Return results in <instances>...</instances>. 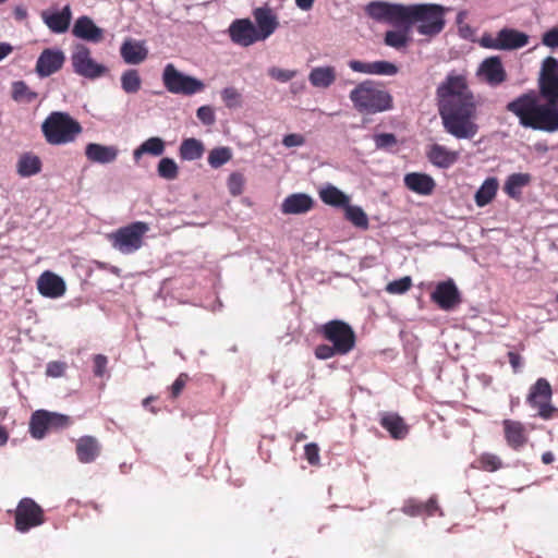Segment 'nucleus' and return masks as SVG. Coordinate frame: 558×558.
I'll return each mask as SVG.
<instances>
[{
	"instance_id": "bf43d9fd",
	"label": "nucleus",
	"mask_w": 558,
	"mask_h": 558,
	"mask_svg": "<svg viewBox=\"0 0 558 558\" xmlns=\"http://www.w3.org/2000/svg\"><path fill=\"white\" fill-rule=\"evenodd\" d=\"M107 364H108L107 356H105L102 354L95 355V357H94V374H95V376L102 377L106 373Z\"/></svg>"
},
{
	"instance_id": "680f3d73",
	"label": "nucleus",
	"mask_w": 558,
	"mask_h": 558,
	"mask_svg": "<svg viewBox=\"0 0 558 558\" xmlns=\"http://www.w3.org/2000/svg\"><path fill=\"white\" fill-rule=\"evenodd\" d=\"M305 142L304 137L301 134H288L283 137L282 144L286 147H294V146H301Z\"/></svg>"
},
{
	"instance_id": "f8f14e48",
	"label": "nucleus",
	"mask_w": 558,
	"mask_h": 558,
	"mask_svg": "<svg viewBox=\"0 0 558 558\" xmlns=\"http://www.w3.org/2000/svg\"><path fill=\"white\" fill-rule=\"evenodd\" d=\"M73 71L85 78L96 80L104 76L108 69L92 58L90 49L85 45H76L71 54Z\"/></svg>"
},
{
	"instance_id": "473e14b6",
	"label": "nucleus",
	"mask_w": 558,
	"mask_h": 558,
	"mask_svg": "<svg viewBox=\"0 0 558 558\" xmlns=\"http://www.w3.org/2000/svg\"><path fill=\"white\" fill-rule=\"evenodd\" d=\"M48 430H50L48 411H35L29 420V433L32 437L35 439H41L46 436Z\"/></svg>"
},
{
	"instance_id": "412c9836",
	"label": "nucleus",
	"mask_w": 558,
	"mask_h": 558,
	"mask_svg": "<svg viewBox=\"0 0 558 558\" xmlns=\"http://www.w3.org/2000/svg\"><path fill=\"white\" fill-rule=\"evenodd\" d=\"M404 186L411 192L418 195H430L435 191L436 182L427 173L410 172L403 178Z\"/></svg>"
},
{
	"instance_id": "f704fd0d",
	"label": "nucleus",
	"mask_w": 558,
	"mask_h": 558,
	"mask_svg": "<svg viewBox=\"0 0 558 558\" xmlns=\"http://www.w3.org/2000/svg\"><path fill=\"white\" fill-rule=\"evenodd\" d=\"M204 151L203 143L193 137L183 140L179 147V156L182 160H197L202 158Z\"/></svg>"
},
{
	"instance_id": "338daca9",
	"label": "nucleus",
	"mask_w": 558,
	"mask_h": 558,
	"mask_svg": "<svg viewBox=\"0 0 558 558\" xmlns=\"http://www.w3.org/2000/svg\"><path fill=\"white\" fill-rule=\"evenodd\" d=\"M315 0H295V4L303 11H308L313 8Z\"/></svg>"
},
{
	"instance_id": "f03ea898",
	"label": "nucleus",
	"mask_w": 558,
	"mask_h": 558,
	"mask_svg": "<svg viewBox=\"0 0 558 558\" xmlns=\"http://www.w3.org/2000/svg\"><path fill=\"white\" fill-rule=\"evenodd\" d=\"M436 101L442 126L456 138H473L477 108L464 74L451 71L436 89Z\"/></svg>"
},
{
	"instance_id": "c03bdc74",
	"label": "nucleus",
	"mask_w": 558,
	"mask_h": 558,
	"mask_svg": "<svg viewBox=\"0 0 558 558\" xmlns=\"http://www.w3.org/2000/svg\"><path fill=\"white\" fill-rule=\"evenodd\" d=\"M157 173L165 180H174L179 175V167L173 159L165 157L158 162Z\"/></svg>"
},
{
	"instance_id": "6ab92c4d",
	"label": "nucleus",
	"mask_w": 558,
	"mask_h": 558,
	"mask_svg": "<svg viewBox=\"0 0 558 558\" xmlns=\"http://www.w3.org/2000/svg\"><path fill=\"white\" fill-rule=\"evenodd\" d=\"M427 160L435 167L448 169L459 159V151L451 150L440 144H432L426 147L425 151Z\"/></svg>"
},
{
	"instance_id": "c756f323",
	"label": "nucleus",
	"mask_w": 558,
	"mask_h": 558,
	"mask_svg": "<svg viewBox=\"0 0 558 558\" xmlns=\"http://www.w3.org/2000/svg\"><path fill=\"white\" fill-rule=\"evenodd\" d=\"M313 199L306 194L289 195L282 203L281 209L283 214H303L311 210Z\"/></svg>"
},
{
	"instance_id": "8fccbe9b",
	"label": "nucleus",
	"mask_w": 558,
	"mask_h": 558,
	"mask_svg": "<svg viewBox=\"0 0 558 558\" xmlns=\"http://www.w3.org/2000/svg\"><path fill=\"white\" fill-rule=\"evenodd\" d=\"M48 416H49L50 429L65 428V427L70 426L72 423L70 416L64 415V414L48 411Z\"/></svg>"
},
{
	"instance_id": "0e129e2a",
	"label": "nucleus",
	"mask_w": 558,
	"mask_h": 558,
	"mask_svg": "<svg viewBox=\"0 0 558 558\" xmlns=\"http://www.w3.org/2000/svg\"><path fill=\"white\" fill-rule=\"evenodd\" d=\"M403 511L409 515L423 514V504H408L404 506Z\"/></svg>"
},
{
	"instance_id": "0eeeda50",
	"label": "nucleus",
	"mask_w": 558,
	"mask_h": 558,
	"mask_svg": "<svg viewBox=\"0 0 558 558\" xmlns=\"http://www.w3.org/2000/svg\"><path fill=\"white\" fill-rule=\"evenodd\" d=\"M317 331L339 351L340 355H347L355 347V332L353 328L343 320H329L322 325Z\"/></svg>"
},
{
	"instance_id": "49530a36",
	"label": "nucleus",
	"mask_w": 558,
	"mask_h": 558,
	"mask_svg": "<svg viewBox=\"0 0 558 558\" xmlns=\"http://www.w3.org/2000/svg\"><path fill=\"white\" fill-rule=\"evenodd\" d=\"M221 98L227 108L233 109L242 106V95L234 87H226L221 92Z\"/></svg>"
},
{
	"instance_id": "f257e3e1",
	"label": "nucleus",
	"mask_w": 558,
	"mask_h": 558,
	"mask_svg": "<svg viewBox=\"0 0 558 558\" xmlns=\"http://www.w3.org/2000/svg\"><path fill=\"white\" fill-rule=\"evenodd\" d=\"M538 94L529 90L509 101L506 110L519 119L521 126L547 133L558 132V60H543L538 80Z\"/></svg>"
},
{
	"instance_id": "e433bc0d",
	"label": "nucleus",
	"mask_w": 558,
	"mask_h": 558,
	"mask_svg": "<svg viewBox=\"0 0 558 558\" xmlns=\"http://www.w3.org/2000/svg\"><path fill=\"white\" fill-rule=\"evenodd\" d=\"M320 199L330 206L344 207L349 197L333 185H328L319 192Z\"/></svg>"
},
{
	"instance_id": "393cba45",
	"label": "nucleus",
	"mask_w": 558,
	"mask_h": 558,
	"mask_svg": "<svg viewBox=\"0 0 558 558\" xmlns=\"http://www.w3.org/2000/svg\"><path fill=\"white\" fill-rule=\"evenodd\" d=\"M40 16L43 22L52 33L62 34L70 27L72 11L68 4L60 12L50 13L48 11H43Z\"/></svg>"
},
{
	"instance_id": "2eb2a0df",
	"label": "nucleus",
	"mask_w": 558,
	"mask_h": 558,
	"mask_svg": "<svg viewBox=\"0 0 558 558\" xmlns=\"http://www.w3.org/2000/svg\"><path fill=\"white\" fill-rule=\"evenodd\" d=\"M231 40L240 46L248 47L262 41L256 32V26L250 19H240L231 23L229 27Z\"/></svg>"
},
{
	"instance_id": "a878e982",
	"label": "nucleus",
	"mask_w": 558,
	"mask_h": 558,
	"mask_svg": "<svg viewBox=\"0 0 558 558\" xmlns=\"http://www.w3.org/2000/svg\"><path fill=\"white\" fill-rule=\"evenodd\" d=\"M72 33L75 37L92 43H99L104 38V31L86 15L80 16L75 21Z\"/></svg>"
},
{
	"instance_id": "de8ad7c7",
	"label": "nucleus",
	"mask_w": 558,
	"mask_h": 558,
	"mask_svg": "<svg viewBox=\"0 0 558 558\" xmlns=\"http://www.w3.org/2000/svg\"><path fill=\"white\" fill-rule=\"evenodd\" d=\"M412 287V279L409 276L393 280L386 286V291L390 294H403Z\"/></svg>"
},
{
	"instance_id": "5701e85b",
	"label": "nucleus",
	"mask_w": 558,
	"mask_h": 558,
	"mask_svg": "<svg viewBox=\"0 0 558 558\" xmlns=\"http://www.w3.org/2000/svg\"><path fill=\"white\" fill-rule=\"evenodd\" d=\"M37 289L41 295L56 299L64 294L65 283L58 275L45 271L37 281Z\"/></svg>"
},
{
	"instance_id": "6e6d98bb",
	"label": "nucleus",
	"mask_w": 558,
	"mask_h": 558,
	"mask_svg": "<svg viewBox=\"0 0 558 558\" xmlns=\"http://www.w3.org/2000/svg\"><path fill=\"white\" fill-rule=\"evenodd\" d=\"M187 380H189V375L186 373H181L177 377V379L173 381V384L170 388L171 397L173 399L178 398L181 395L184 387L186 386Z\"/></svg>"
},
{
	"instance_id": "bb28decb",
	"label": "nucleus",
	"mask_w": 558,
	"mask_h": 558,
	"mask_svg": "<svg viewBox=\"0 0 558 558\" xmlns=\"http://www.w3.org/2000/svg\"><path fill=\"white\" fill-rule=\"evenodd\" d=\"M118 155L119 149L116 146L89 143L85 147V156L92 162L110 163L117 159Z\"/></svg>"
},
{
	"instance_id": "69168bd1",
	"label": "nucleus",
	"mask_w": 558,
	"mask_h": 558,
	"mask_svg": "<svg viewBox=\"0 0 558 558\" xmlns=\"http://www.w3.org/2000/svg\"><path fill=\"white\" fill-rule=\"evenodd\" d=\"M12 46L7 43H0V61L12 52Z\"/></svg>"
},
{
	"instance_id": "9b49d317",
	"label": "nucleus",
	"mask_w": 558,
	"mask_h": 558,
	"mask_svg": "<svg viewBox=\"0 0 558 558\" xmlns=\"http://www.w3.org/2000/svg\"><path fill=\"white\" fill-rule=\"evenodd\" d=\"M529 44V35L514 28L505 27L496 36L483 34L480 45L494 50H515Z\"/></svg>"
},
{
	"instance_id": "cd10ccee",
	"label": "nucleus",
	"mask_w": 558,
	"mask_h": 558,
	"mask_svg": "<svg viewBox=\"0 0 558 558\" xmlns=\"http://www.w3.org/2000/svg\"><path fill=\"white\" fill-rule=\"evenodd\" d=\"M100 453V446L98 440L93 436H83L76 444V456L80 462L90 463Z\"/></svg>"
},
{
	"instance_id": "4d7b16f0",
	"label": "nucleus",
	"mask_w": 558,
	"mask_h": 558,
	"mask_svg": "<svg viewBox=\"0 0 558 558\" xmlns=\"http://www.w3.org/2000/svg\"><path fill=\"white\" fill-rule=\"evenodd\" d=\"M196 116L205 125L215 123V112L210 106L199 107L196 111Z\"/></svg>"
},
{
	"instance_id": "774afa93",
	"label": "nucleus",
	"mask_w": 558,
	"mask_h": 558,
	"mask_svg": "<svg viewBox=\"0 0 558 558\" xmlns=\"http://www.w3.org/2000/svg\"><path fill=\"white\" fill-rule=\"evenodd\" d=\"M14 16L16 20L23 21L27 17V10L19 5L14 9Z\"/></svg>"
},
{
	"instance_id": "a19ab883",
	"label": "nucleus",
	"mask_w": 558,
	"mask_h": 558,
	"mask_svg": "<svg viewBox=\"0 0 558 558\" xmlns=\"http://www.w3.org/2000/svg\"><path fill=\"white\" fill-rule=\"evenodd\" d=\"M142 86L140 73L135 69L126 70L121 75V87L128 94H136Z\"/></svg>"
},
{
	"instance_id": "b1692460",
	"label": "nucleus",
	"mask_w": 558,
	"mask_h": 558,
	"mask_svg": "<svg viewBox=\"0 0 558 558\" xmlns=\"http://www.w3.org/2000/svg\"><path fill=\"white\" fill-rule=\"evenodd\" d=\"M253 16L256 22V32L260 40H265L272 35L279 25L277 16L269 8L255 9Z\"/></svg>"
},
{
	"instance_id": "aec40b11",
	"label": "nucleus",
	"mask_w": 558,
	"mask_h": 558,
	"mask_svg": "<svg viewBox=\"0 0 558 558\" xmlns=\"http://www.w3.org/2000/svg\"><path fill=\"white\" fill-rule=\"evenodd\" d=\"M379 424L396 440L404 439L410 432V426L405 423L404 418L395 412H381L379 414Z\"/></svg>"
},
{
	"instance_id": "f3484780",
	"label": "nucleus",
	"mask_w": 558,
	"mask_h": 558,
	"mask_svg": "<svg viewBox=\"0 0 558 558\" xmlns=\"http://www.w3.org/2000/svg\"><path fill=\"white\" fill-rule=\"evenodd\" d=\"M477 75L493 87L502 84L507 80V72L499 57L486 58L481 63Z\"/></svg>"
},
{
	"instance_id": "603ef678",
	"label": "nucleus",
	"mask_w": 558,
	"mask_h": 558,
	"mask_svg": "<svg viewBox=\"0 0 558 558\" xmlns=\"http://www.w3.org/2000/svg\"><path fill=\"white\" fill-rule=\"evenodd\" d=\"M374 142L378 149H386L397 144V137L392 133H380L374 136Z\"/></svg>"
},
{
	"instance_id": "9d476101",
	"label": "nucleus",
	"mask_w": 558,
	"mask_h": 558,
	"mask_svg": "<svg viewBox=\"0 0 558 558\" xmlns=\"http://www.w3.org/2000/svg\"><path fill=\"white\" fill-rule=\"evenodd\" d=\"M46 521L44 509L32 498H22L14 510V527L20 533H27Z\"/></svg>"
},
{
	"instance_id": "4468645a",
	"label": "nucleus",
	"mask_w": 558,
	"mask_h": 558,
	"mask_svg": "<svg viewBox=\"0 0 558 558\" xmlns=\"http://www.w3.org/2000/svg\"><path fill=\"white\" fill-rule=\"evenodd\" d=\"M501 424L507 446L514 451L522 450L530 440L525 425L520 421L511 418L504 420Z\"/></svg>"
},
{
	"instance_id": "a18cd8bd",
	"label": "nucleus",
	"mask_w": 558,
	"mask_h": 558,
	"mask_svg": "<svg viewBox=\"0 0 558 558\" xmlns=\"http://www.w3.org/2000/svg\"><path fill=\"white\" fill-rule=\"evenodd\" d=\"M232 153L229 147H217L209 151L208 163L211 168L217 169L230 161Z\"/></svg>"
},
{
	"instance_id": "6e6552de",
	"label": "nucleus",
	"mask_w": 558,
	"mask_h": 558,
	"mask_svg": "<svg viewBox=\"0 0 558 558\" xmlns=\"http://www.w3.org/2000/svg\"><path fill=\"white\" fill-rule=\"evenodd\" d=\"M162 83L169 93L185 96L201 93L205 88V84L201 80L183 74L172 63L165 66Z\"/></svg>"
},
{
	"instance_id": "dca6fc26",
	"label": "nucleus",
	"mask_w": 558,
	"mask_h": 558,
	"mask_svg": "<svg viewBox=\"0 0 558 558\" xmlns=\"http://www.w3.org/2000/svg\"><path fill=\"white\" fill-rule=\"evenodd\" d=\"M65 62L64 52L60 49L46 48L36 62V72L40 77L52 75L62 69Z\"/></svg>"
},
{
	"instance_id": "37998d69",
	"label": "nucleus",
	"mask_w": 558,
	"mask_h": 558,
	"mask_svg": "<svg viewBox=\"0 0 558 558\" xmlns=\"http://www.w3.org/2000/svg\"><path fill=\"white\" fill-rule=\"evenodd\" d=\"M37 93L29 89L23 81H16L12 84V98L15 101L31 104L37 98Z\"/></svg>"
},
{
	"instance_id": "c9c22d12",
	"label": "nucleus",
	"mask_w": 558,
	"mask_h": 558,
	"mask_svg": "<svg viewBox=\"0 0 558 558\" xmlns=\"http://www.w3.org/2000/svg\"><path fill=\"white\" fill-rule=\"evenodd\" d=\"M498 181L496 178L486 179L475 193V203L478 207L489 204L496 196Z\"/></svg>"
},
{
	"instance_id": "20e7f679",
	"label": "nucleus",
	"mask_w": 558,
	"mask_h": 558,
	"mask_svg": "<svg viewBox=\"0 0 558 558\" xmlns=\"http://www.w3.org/2000/svg\"><path fill=\"white\" fill-rule=\"evenodd\" d=\"M354 109L362 114H376L392 108V96L371 80L359 83L349 95Z\"/></svg>"
},
{
	"instance_id": "2f4dec72",
	"label": "nucleus",
	"mask_w": 558,
	"mask_h": 558,
	"mask_svg": "<svg viewBox=\"0 0 558 558\" xmlns=\"http://www.w3.org/2000/svg\"><path fill=\"white\" fill-rule=\"evenodd\" d=\"M166 144L162 138L153 136L143 142L133 151V158L136 163L140 162L144 155L161 156L165 151Z\"/></svg>"
},
{
	"instance_id": "39448f33",
	"label": "nucleus",
	"mask_w": 558,
	"mask_h": 558,
	"mask_svg": "<svg viewBox=\"0 0 558 558\" xmlns=\"http://www.w3.org/2000/svg\"><path fill=\"white\" fill-rule=\"evenodd\" d=\"M41 131L47 143L62 145L73 142L82 132V126L69 113L53 111L43 122Z\"/></svg>"
},
{
	"instance_id": "5fc2aeb1",
	"label": "nucleus",
	"mask_w": 558,
	"mask_h": 558,
	"mask_svg": "<svg viewBox=\"0 0 558 558\" xmlns=\"http://www.w3.org/2000/svg\"><path fill=\"white\" fill-rule=\"evenodd\" d=\"M336 355H340L339 351H337V349H335V347L331 344H318L316 348H315V356L318 359V360H328V359H331Z\"/></svg>"
},
{
	"instance_id": "a211bd4d",
	"label": "nucleus",
	"mask_w": 558,
	"mask_h": 558,
	"mask_svg": "<svg viewBox=\"0 0 558 558\" xmlns=\"http://www.w3.org/2000/svg\"><path fill=\"white\" fill-rule=\"evenodd\" d=\"M432 300L445 311L456 307L460 302V294L452 280L439 282L432 293Z\"/></svg>"
},
{
	"instance_id": "58836bf2",
	"label": "nucleus",
	"mask_w": 558,
	"mask_h": 558,
	"mask_svg": "<svg viewBox=\"0 0 558 558\" xmlns=\"http://www.w3.org/2000/svg\"><path fill=\"white\" fill-rule=\"evenodd\" d=\"M410 29L402 26V29L388 31L385 34V45L392 47L397 50L408 47L411 38L409 36Z\"/></svg>"
},
{
	"instance_id": "c85d7f7f",
	"label": "nucleus",
	"mask_w": 558,
	"mask_h": 558,
	"mask_svg": "<svg viewBox=\"0 0 558 558\" xmlns=\"http://www.w3.org/2000/svg\"><path fill=\"white\" fill-rule=\"evenodd\" d=\"M120 53L128 64H140L147 58V49L143 44L132 39L124 40Z\"/></svg>"
},
{
	"instance_id": "423d86ee",
	"label": "nucleus",
	"mask_w": 558,
	"mask_h": 558,
	"mask_svg": "<svg viewBox=\"0 0 558 558\" xmlns=\"http://www.w3.org/2000/svg\"><path fill=\"white\" fill-rule=\"evenodd\" d=\"M149 226L144 221H135L121 227L108 234L112 247L124 255L133 254L144 245L145 234Z\"/></svg>"
},
{
	"instance_id": "4c0bfd02",
	"label": "nucleus",
	"mask_w": 558,
	"mask_h": 558,
	"mask_svg": "<svg viewBox=\"0 0 558 558\" xmlns=\"http://www.w3.org/2000/svg\"><path fill=\"white\" fill-rule=\"evenodd\" d=\"M40 159L31 154L23 155L17 162V172L21 177H32L40 172Z\"/></svg>"
},
{
	"instance_id": "3c124183",
	"label": "nucleus",
	"mask_w": 558,
	"mask_h": 558,
	"mask_svg": "<svg viewBox=\"0 0 558 558\" xmlns=\"http://www.w3.org/2000/svg\"><path fill=\"white\" fill-rule=\"evenodd\" d=\"M268 75L276 81L286 83L296 75V71L272 66L268 70Z\"/></svg>"
},
{
	"instance_id": "052dcab7",
	"label": "nucleus",
	"mask_w": 558,
	"mask_h": 558,
	"mask_svg": "<svg viewBox=\"0 0 558 558\" xmlns=\"http://www.w3.org/2000/svg\"><path fill=\"white\" fill-rule=\"evenodd\" d=\"M542 43L549 48H558V28L547 31L543 35Z\"/></svg>"
},
{
	"instance_id": "864d4df0",
	"label": "nucleus",
	"mask_w": 558,
	"mask_h": 558,
	"mask_svg": "<svg viewBox=\"0 0 558 558\" xmlns=\"http://www.w3.org/2000/svg\"><path fill=\"white\" fill-rule=\"evenodd\" d=\"M304 456L307 462L311 465H319L320 457H319V448L315 442H310L304 447Z\"/></svg>"
},
{
	"instance_id": "ea45409f",
	"label": "nucleus",
	"mask_w": 558,
	"mask_h": 558,
	"mask_svg": "<svg viewBox=\"0 0 558 558\" xmlns=\"http://www.w3.org/2000/svg\"><path fill=\"white\" fill-rule=\"evenodd\" d=\"M473 468L485 472H496L504 468V462L497 454L484 452L474 461Z\"/></svg>"
},
{
	"instance_id": "79ce46f5",
	"label": "nucleus",
	"mask_w": 558,
	"mask_h": 558,
	"mask_svg": "<svg viewBox=\"0 0 558 558\" xmlns=\"http://www.w3.org/2000/svg\"><path fill=\"white\" fill-rule=\"evenodd\" d=\"M345 219L357 228L367 229L368 218L364 210L359 206L350 205L349 203L344 206Z\"/></svg>"
},
{
	"instance_id": "4be33fe9",
	"label": "nucleus",
	"mask_w": 558,
	"mask_h": 558,
	"mask_svg": "<svg viewBox=\"0 0 558 558\" xmlns=\"http://www.w3.org/2000/svg\"><path fill=\"white\" fill-rule=\"evenodd\" d=\"M349 66L352 71L365 74H376V75H396L398 73V68L396 64L389 61H374V62H363L360 60H351L349 62Z\"/></svg>"
},
{
	"instance_id": "7ed1b4c3",
	"label": "nucleus",
	"mask_w": 558,
	"mask_h": 558,
	"mask_svg": "<svg viewBox=\"0 0 558 558\" xmlns=\"http://www.w3.org/2000/svg\"><path fill=\"white\" fill-rule=\"evenodd\" d=\"M447 9L436 3L404 4L401 26L416 32L427 39L439 35L446 26Z\"/></svg>"
},
{
	"instance_id": "72a5a7b5",
	"label": "nucleus",
	"mask_w": 558,
	"mask_h": 558,
	"mask_svg": "<svg viewBox=\"0 0 558 558\" xmlns=\"http://www.w3.org/2000/svg\"><path fill=\"white\" fill-rule=\"evenodd\" d=\"M530 181L531 175L529 173H512L507 178L504 191L509 197L519 199L522 189L526 186Z\"/></svg>"
},
{
	"instance_id": "7c9ffc66",
	"label": "nucleus",
	"mask_w": 558,
	"mask_h": 558,
	"mask_svg": "<svg viewBox=\"0 0 558 558\" xmlns=\"http://www.w3.org/2000/svg\"><path fill=\"white\" fill-rule=\"evenodd\" d=\"M336 77L337 73L333 66H317L311 71L308 81L314 87L328 88L335 83Z\"/></svg>"
},
{
	"instance_id": "13d9d810",
	"label": "nucleus",
	"mask_w": 558,
	"mask_h": 558,
	"mask_svg": "<svg viewBox=\"0 0 558 558\" xmlns=\"http://www.w3.org/2000/svg\"><path fill=\"white\" fill-rule=\"evenodd\" d=\"M65 363L52 361L47 364L46 374L50 377H61L65 372Z\"/></svg>"
},
{
	"instance_id": "09e8293b",
	"label": "nucleus",
	"mask_w": 558,
	"mask_h": 558,
	"mask_svg": "<svg viewBox=\"0 0 558 558\" xmlns=\"http://www.w3.org/2000/svg\"><path fill=\"white\" fill-rule=\"evenodd\" d=\"M244 177L240 172H232L228 178V190L231 195L239 196L243 193Z\"/></svg>"
},
{
	"instance_id": "e2e57ef3",
	"label": "nucleus",
	"mask_w": 558,
	"mask_h": 558,
	"mask_svg": "<svg viewBox=\"0 0 558 558\" xmlns=\"http://www.w3.org/2000/svg\"><path fill=\"white\" fill-rule=\"evenodd\" d=\"M508 360L514 373H518L522 365V359L519 353L508 352Z\"/></svg>"
},
{
	"instance_id": "1a4fd4ad",
	"label": "nucleus",
	"mask_w": 558,
	"mask_h": 558,
	"mask_svg": "<svg viewBox=\"0 0 558 558\" xmlns=\"http://www.w3.org/2000/svg\"><path fill=\"white\" fill-rule=\"evenodd\" d=\"M553 389L546 378H538L531 386L526 402L531 408L537 410V415L545 420L558 417V408L551 404Z\"/></svg>"
},
{
	"instance_id": "ddd939ff",
	"label": "nucleus",
	"mask_w": 558,
	"mask_h": 558,
	"mask_svg": "<svg viewBox=\"0 0 558 558\" xmlns=\"http://www.w3.org/2000/svg\"><path fill=\"white\" fill-rule=\"evenodd\" d=\"M403 10L404 4L384 1H373L366 7V13L369 17L375 21L386 22L396 26H401Z\"/></svg>"
}]
</instances>
